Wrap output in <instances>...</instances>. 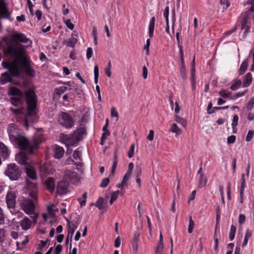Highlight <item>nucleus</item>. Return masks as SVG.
Here are the masks:
<instances>
[{
	"label": "nucleus",
	"mask_w": 254,
	"mask_h": 254,
	"mask_svg": "<svg viewBox=\"0 0 254 254\" xmlns=\"http://www.w3.org/2000/svg\"><path fill=\"white\" fill-rule=\"evenodd\" d=\"M140 235L139 230L137 229L134 232L133 237L131 241L133 254H136L138 250V241Z\"/></svg>",
	"instance_id": "nucleus-13"
},
{
	"label": "nucleus",
	"mask_w": 254,
	"mask_h": 254,
	"mask_svg": "<svg viewBox=\"0 0 254 254\" xmlns=\"http://www.w3.org/2000/svg\"><path fill=\"white\" fill-rule=\"evenodd\" d=\"M86 129L84 127H80L70 135L63 133H61L60 138L67 147L73 146L81 139L82 135L86 134Z\"/></svg>",
	"instance_id": "nucleus-4"
},
{
	"label": "nucleus",
	"mask_w": 254,
	"mask_h": 254,
	"mask_svg": "<svg viewBox=\"0 0 254 254\" xmlns=\"http://www.w3.org/2000/svg\"><path fill=\"white\" fill-rule=\"evenodd\" d=\"M252 82V75L250 72H248L245 76L243 85L245 87H248Z\"/></svg>",
	"instance_id": "nucleus-24"
},
{
	"label": "nucleus",
	"mask_w": 254,
	"mask_h": 254,
	"mask_svg": "<svg viewBox=\"0 0 254 254\" xmlns=\"http://www.w3.org/2000/svg\"><path fill=\"white\" fill-rule=\"evenodd\" d=\"M45 186L50 192H53L55 190V180L53 177H49L45 182Z\"/></svg>",
	"instance_id": "nucleus-17"
},
{
	"label": "nucleus",
	"mask_w": 254,
	"mask_h": 254,
	"mask_svg": "<svg viewBox=\"0 0 254 254\" xmlns=\"http://www.w3.org/2000/svg\"><path fill=\"white\" fill-rule=\"evenodd\" d=\"M87 198V192H84L81 198H78L77 199L78 201L80 203L81 206L85 205Z\"/></svg>",
	"instance_id": "nucleus-34"
},
{
	"label": "nucleus",
	"mask_w": 254,
	"mask_h": 254,
	"mask_svg": "<svg viewBox=\"0 0 254 254\" xmlns=\"http://www.w3.org/2000/svg\"><path fill=\"white\" fill-rule=\"evenodd\" d=\"M220 4L223 6V9H227L230 5V3L229 2L228 0H220Z\"/></svg>",
	"instance_id": "nucleus-42"
},
{
	"label": "nucleus",
	"mask_w": 254,
	"mask_h": 254,
	"mask_svg": "<svg viewBox=\"0 0 254 254\" xmlns=\"http://www.w3.org/2000/svg\"><path fill=\"white\" fill-rule=\"evenodd\" d=\"M248 66V62L247 60H245L242 63L240 68L239 70L240 75L243 74L246 71Z\"/></svg>",
	"instance_id": "nucleus-27"
},
{
	"label": "nucleus",
	"mask_w": 254,
	"mask_h": 254,
	"mask_svg": "<svg viewBox=\"0 0 254 254\" xmlns=\"http://www.w3.org/2000/svg\"><path fill=\"white\" fill-rule=\"evenodd\" d=\"M169 6H166L163 13L164 16L165 18L166 23L169 22Z\"/></svg>",
	"instance_id": "nucleus-49"
},
{
	"label": "nucleus",
	"mask_w": 254,
	"mask_h": 254,
	"mask_svg": "<svg viewBox=\"0 0 254 254\" xmlns=\"http://www.w3.org/2000/svg\"><path fill=\"white\" fill-rule=\"evenodd\" d=\"M94 81L95 84H97L99 77V68L97 65H95L94 68Z\"/></svg>",
	"instance_id": "nucleus-41"
},
{
	"label": "nucleus",
	"mask_w": 254,
	"mask_h": 254,
	"mask_svg": "<svg viewBox=\"0 0 254 254\" xmlns=\"http://www.w3.org/2000/svg\"><path fill=\"white\" fill-rule=\"evenodd\" d=\"M253 17V15H251L250 13H248L247 12H246L244 15L243 16L242 20V24H241V29L243 30L245 28L246 25L248 24L249 23V20L251 17Z\"/></svg>",
	"instance_id": "nucleus-23"
},
{
	"label": "nucleus",
	"mask_w": 254,
	"mask_h": 254,
	"mask_svg": "<svg viewBox=\"0 0 254 254\" xmlns=\"http://www.w3.org/2000/svg\"><path fill=\"white\" fill-rule=\"evenodd\" d=\"M135 145L134 143L132 144L130 147L129 150L127 153V156L129 158H131L134 155Z\"/></svg>",
	"instance_id": "nucleus-43"
},
{
	"label": "nucleus",
	"mask_w": 254,
	"mask_h": 254,
	"mask_svg": "<svg viewBox=\"0 0 254 254\" xmlns=\"http://www.w3.org/2000/svg\"><path fill=\"white\" fill-rule=\"evenodd\" d=\"M178 47H179L180 50V56L181 58V64H184L183 47L182 46V45H179V46Z\"/></svg>",
	"instance_id": "nucleus-54"
},
{
	"label": "nucleus",
	"mask_w": 254,
	"mask_h": 254,
	"mask_svg": "<svg viewBox=\"0 0 254 254\" xmlns=\"http://www.w3.org/2000/svg\"><path fill=\"white\" fill-rule=\"evenodd\" d=\"M77 229V226L73 223L68 221H67V232L68 234L65 240V244L67 245L70 238V242H72V236ZM71 243L70 244L69 249H71Z\"/></svg>",
	"instance_id": "nucleus-9"
},
{
	"label": "nucleus",
	"mask_w": 254,
	"mask_h": 254,
	"mask_svg": "<svg viewBox=\"0 0 254 254\" xmlns=\"http://www.w3.org/2000/svg\"><path fill=\"white\" fill-rule=\"evenodd\" d=\"M10 110L17 117H19L21 119L22 118V115H24V114L21 113L20 110H19V109H11Z\"/></svg>",
	"instance_id": "nucleus-47"
},
{
	"label": "nucleus",
	"mask_w": 254,
	"mask_h": 254,
	"mask_svg": "<svg viewBox=\"0 0 254 254\" xmlns=\"http://www.w3.org/2000/svg\"><path fill=\"white\" fill-rule=\"evenodd\" d=\"M67 88L65 86H61L59 88H57L55 89V93L58 95H61L62 94L64 93L65 91H66Z\"/></svg>",
	"instance_id": "nucleus-38"
},
{
	"label": "nucleus",
	"mask_w": 254,
	"mask_h": 254,
	"mask_svg": "<svg viewBox=\"0 0 254 254\" xmlns=\"http://www.w3.org/2000/svg\"><path fill=\"white\" fill-rule=\"evenodd\" d=\"M121 241L120 237L119 236H118L115 239V247H116V248L119 247L120 246V245H121Z\"/></svg>",
	"instance_id": "nucleus-64"
},
{
	"label": "nucleus",
	"mask_w": 254,
	"mask_h": 254,
	"mask_svg": "<svg viewBox=\"0 0 254 254\" xmlns=\"http://www.w3.org/2000/svg\"><path fill=\"white\" fill-rule=\"evenodd\" d=\"M5 54L10 56L13 59L7 62H2V67L7 69L12 76L17 77L19 75L22 67L25 69L26 74L31 77L35 75L34 70L31 68L29 58L25 55L26 51L22 46L16 47L11 41L6 44L3 49Z\"/></svg>",
	"instance_id": "nucleus-1"
},
{
	"label": "nucleus",
	"mask_w": 254,
	"mask_h": 254,
	"mask_svg": "<svg viewBox=\"0 0 254 254\" xmlns=\"http://www.w3.org/2000/svg\"><path fill=\"white\" fill-rule=\"evenodd\" d=\"M207 181L206 177L203 175V174H201L199 177V187H205L206 185Z\"/></svg>",
	"instance_id": "nucleus-29"
},
{
	"label": "nucleus",
	"mask_w": 254,
	"mask_h": 254,
	"mask_svg": "<svg viewBox=\"0 0 254 254\" xmlns=\"http://www.w3.org/2000/svg\"><path fill=\"white\" fill-rule=\"evenodd\" d=\"M50 168L51 166L47 164H44L40 166L39 168V171L43 176L48 175L50 174Z\"/></svg>",
	"instance_id": "nucleus-21"
},
{
	"label": "nucleus",
	"mask_w": 254,
	"mask_h": 254,
	"mask_svg": "<svg viewBox=\"0 0 254 254\" xmlns=\"http://www.w3.org/2000/svg\"><path fill=\"white\" fill-rule=\"evenodd\" d=\"M176 122L182 125V127H186L187 125V122L186 119L176 115Z\"/></svg>",
	"instance_id": "nucleus-31"
},
{
	"label": "nucleus",
	"mask_w": 254,
	"mask_h": 254,
	"mask_svg": "<svg viewBox=\"0 0 254 254\" xmlns=\"http://www.w3.org/2000/svg\"><path fill=\"white\" fill-rule=\"evenodd\" d=\"M135 170H136V177H139L141 175V167L140 164H137L136 165L135 167Z\"/></svg>",
	"instance_id": "nucleus-48"
},
{
	"label": "nucleus",
	"mask_w": 254,
	"mask_h": 254,
	"mask_svg": "<svg viewBox=\"0 0 254 254\" xmlns=\"http://www.w3.org/2000/svg\"><path fill=\"white\" fill-rule=\"evenodd\" d=\"M181 73L182 76L183 77V78L184 79L186 78V75L185 73V68L184 64H181Z\"/></svg>",
	"instance_id": "nucleus-60"
},
{
	"label": "nucleus",
	"mask_w": 254,
	"mask_h": 254,
	"mask_svg": "<svg viewBox=\"0 0 254 254\" xmlns=\"http://www.w3.org/2000/svg\"><path fill=\"white\" fill-rule=\"evenodd\" d=\"M110 180L108 178H105L102 180L100 184V187L102 188H106L109 184Z\"/></svg>",
	"instance_id": "nucleus-50"
},
{
	"label": "nucleus",
	"mask_w": 254,
	"mask_h": 254,
	"mask_svg": "<svg viewBox=\"0 0 254 254\" xmlns=\"http://www.w3.org/2000/svg\"><path fill=\"white\" fill-rule=\"evenodd\" d=\"M150 45V40L148 39L146 40V43L145 46H144L143 49L146 50V55H148L149 54V46Z\"/></svg>",
	"instance_id": "nucleus-52"
},
{
	"label": "nucleus",
	"mask_w": 254,
	"mask_h": 254,
	"mask_svg": "<svg viewBox=\"0 0 254 254\" xmlns=\"http://www.w3.org/2000/svg\"><path fill=\"white\" fill-rule=\"evenodd\" d=\"M64 19V24H65V25L70 29V30H73L74 27V25L73 24H72L71 22V21L70 19H66L65 18H63Z\"/></svg>",
	"instance_id": "nucleus-40"
},
{
	"label": "nucleus",
	"mask_w": 254,
	"mask_h": 254,
	"mask_svg": "<svg viewBox=\"0 0 254 254\" xmlns=\"http://www.w3.org/2000/svg\"><path fill=\"white\" fill-rule=\"evenodd\" d=\"M22 172L18 166L15 164H10L7 165L5 171V174L12 181L19 179L21 175Z\"/></svg>",
	"instance_id": "nucleus-5"
},
{
	"label": "nucleus",
	"mask_w": 254,
	"mask_h": 254,
	"mask_svg": "<svg viewBox=\"0 0 254 254\" xmlns=\"http://www.w3.org/2000/svg\"><path fill=\"white\" fill-rule=\"evenodd\" d=\"M25 97L27 103V113L22 115L23 125L27 128L30 123L35 122L36 108L37 105L36 95L33 89L29 88L25 92Z\"/></svg>",
	"instance_id": "nucleus-3"
},
{
	"label": "nucleus",
	"mask_w": 254,
	"mask_h": 254,
	"mask_svg": "<svg viewBox=\"0 0 254 254\" xmlns=\"http://www.w3.org/2000/svg\"><path fill=\"white\" fill-rule=\"evenodd\" d=\"M254 135V130H250L248 131L246 138V140L248 142L250 141L253 138Z\"/></svg>",
	"instance_id": "nucleus-45"
},
{
	"label": "nucleus",
	"mask_w": 254,
	"mask_h": 254,
	"mask_svg": "<svg viewBox=\"0 0 254 254\" xmlns=\"http://www.w3.org/2000/svg\"><path fill=\"white\" fill-rule=\"evenodd\" d=\"M13 40L16 42H19L23 43H27L29 41V39L26 36L22 33L15 32L12 34Z\"/></svg>",
	"instance_id": "nucleus-16"
},
{
	"label": "nucleus",
	"mask_w": 254,
	"mask_h": 254,
	"mask_svg": "<svg viewBox=\"0 0 254 254\" xmlns=\"http://www.w3.org/2000/svg\"><path fill=\"white\" fill-rule=\"evenodd\" d=\"M16 159L19 164L24 165L25 167L29 164L27 162V157L22 153H19L18 154L16 155Z\"/></svg>",
	"instance_id": "nucleus-19"
},
{
	"label": "nucleus",
	"mask_w": 254,
	"mask_h": 254,
	"mask_svg": "<svg viewBox=\"0 0 254 254\" xmlns=\"http://www.w3.org/2000/svg\"><path fill=\"white\" fill-rule=\"evenodd\" d=\"M247 90H246L244 92H237V93H236L234 95H233L232 96H231L230 97V99H235L237 98H238L239 97H241V96H244L245 95V93L247 91Z\"/></svg>",
	"instance_id": "nucleus-56"
},
{
	"label": "nucleus",
	"mask_w": 254,
	"mask_h": 254,
	"mask_svg": "<svg viewBox=\"0 0 254 254\" xmlns=\"http://www.w3.org/2000/svg\"><path fill=\"white\" fill-rule=\"evenodd\" d=\"M68 184L66 181H60L57 186L56 193L63 195L68 192Z\"/></svg>",
	"instance_id": "nucleus-11"
},
{
	"label": "nucleus",
	"mask_w": 254,
	"mask_h": 254,
	"mask_svg": "<svg viewBox=\"0 0 254 254\" xmlns=\"http://www.w3.org/2000/svg\"><path fill=\"white\" fill-rule=\"evenodd\" d=\"M64 152V151L63 147L57 146L55 149L54 156L57 159H60L63 156Z\"/></svg>",
	"instance_id": "nucleus-25"
},
{
	"label": "nucleus",
	"mask_w": 254,
	"mask_h": 254,
	"mask_svg": "<svg viewBox=\"0 0 254 254\" xmlns=\"http://www.w3.org/2000/svg\"><path fill=\"white\" fill-rule=\"evenodd\" d=\"M155 18L154 17H152L151 19L149 25V35L150 38H152L153 35V31L154 29L155 25Z\"/></svg>",
	"instance_id": "nucleus-26"
},
{
	"label": "nucleus",
	"mask_w": 254,
	"mask_h": 254,
	"mask_svg": "<svg viewBox=\"0 0 254 254\" xmlns=\"http://www.w3.org/2000/svg\"><path fill=\"white\" fill-rule=\"evenodd\" d=\"M92 54H93L92 49L91 48H88L87 50V52H86V57H87V59H88V60L90 59L92 57Z\"/></svg>",
	"instance_id": "nucleus-59"
},
{
	"label": "nucleus",
	"mask_w": 254,
	"mask_h": 254,
	"mask_svg": "<svg viewBox=\"0 0 254 254\" xmlns=\"http://www.w3.org/2000/svg\"><path fill=\"white\" fill-rule=\"evenodd\" d=\"M95 205L99 209L104 208L105 203L104 202V198L102 197H100L95 203Z\"/></svg>",
	"instance_id": "nucleus-28"
},
{
	"label": "nucleus",
	"mask_w": 254,
	"mask_h": 254,
	"mask_svg": "<svg viewBox=\"0 0 254 254\" xmlns=\"http://www.w3.org/2000/svg\"><path fill=\"white\" fill-rule=\"evenodd\" d=\"M219 94L223 98L227 97L230 98V97L231 96V93L226 89H221L219 91Z\"/></svg>",
	"instance_id": "nucleus-36"
},
{
	"label": "nucleus",
	"mask_w": 254,
	"mask_h": 254,
	"mask_svg": "<svg viewBox=\"0 0 254 254\" xmlns=\"http://www.w3.org/2000/svg\"><path fill=\"white\" fill-rule=\"evenodd\" d=\"M111 114L112 117L117 118V121L119 119V114L114 107L111 108Z\"/></svg>",
	"instance_id": "nucleus-51"
},
{
	"label": "nucleus",
	"mask_w": 254,
	"mask_h": 254,
	"mask_svg": "<svg viewBox=\"0 0 254 254\" xmlns=\"http://www.w3.org/2000/svg\"><path fill=\"white\" fill-rule=\"evenodd\" d=\"M34 201L36 200L32 197H31V199L21 197L18 200L21 208L26 214H30L34 211L35 209Z\"/></svg>",
	"instance_id": "nucleus-6"
},
{
	"label": "nucleus",
	"mask_w": 254,
	"mask_h": 254,
	"mask_svg": "<svg viewBox=\"0 0 254 254\" xmlns=\"http://www.w3.org/2000/svg\"><path fill=\"white\" fill-rule=\"evenodd\" d=\"M164 249V245L157 244L156 250L155 254H163Z\"/></svg>",
	"instance_id": "nucleus-46"
},
{
	"label": "nucleus",
	"mask_w": 254,
	"mask_h": 254,
	"mask_svg": "<svg viewBox=\"0 0 254 254\" xmlns=\"http://www.w3.org/2000/svg\"><path fill=\"white\" fill-rule=\"evenodd\" d=\"M194 221L192 220V217L190 216L189 218V227H188L189 233L191 234L192 232L193 229L194 228Z\"/></svg>",
	"instance_id": "nucleus-39"
},
{
	"label": "nucleus",
	"mask_w": 254,
	"mask_h": 254,
	"mask_svg": "<svg viewBox=\"0 0 254 254\" xmlns=\"http://www.w3.org/2000/svg\"><path fill=\"white\" fill-rule=\"evenodd\" d=\"M77 42V39L76 38L73 37L72 38L69 39L66 41H64V43L65 44L67 47H74Z\"/></svg>",
	"instance_id": "nucleus-30"
},
{
	"label": "nucleus",
	"mask_w": 254,
	"mask_h": 254,
	"mask_svg": "<svg viewBox=\"0 0 254 254\" xmlns=\"http://www.w3.org/2000/svg\"><path fill=\"white\" fill-rule=\"evenodd\" d=\"M8 94L12 96L10 98L11 103L16 106V103H20L23 98V93L15 87H10L8 90Z\"/></svg>",
	"instance_id": "nucleus-7"
},
{
	"label": "nucleus",
	"mask_w": 254,
	"mask_h": 254,
	"mask_svg": "<svg viewBox=\"0 0 254 254\" xmlns=\"http://www.w3.org/2000/svg\"><path fill=\"white\" fill-rule=\"evenodd\" d=\"M252 233L249 230H247L245 234L244 240L242 244V247H245L247 245L249 239L251 237Z\"/></svg>",
	"instance_id": "nucleus-33"
},
{
	"label": "nucleus",
	"mask_w": 254,
	"mask_h": 254,
	"mask_svg": "<svg viewBox=\"0 0 254 254\" xmlns=\"http://www.w3.org/2000/svg\"><path fill=\"white\" fill-rule=\"evenodd\" d=\"M0 155L4 159L8 158L9 156V153L7 148L1 142H0Z\"/></svg>",
	"instance_id": "nucleus-22"
},
{
	"label": "nucleus",
	"mask_w": 254,
	"mask_h": 254,
	"mask_svg": "<svg viewBox=\"0 0 254 254\" xmlns=\"http://www.w3.org/2000/svg\"><path fill=\"white\" fill-rule=\"evenodd\" d=\"M5 230L4 229H0V243L3 242L5 239Z\"/></svg>",
	"instance_id": "nucleus-53"
},
{
	"label": "nucleus",
	"mask_w": 254,
	"mask_h": 254,
	"mask_svg": "<svg viewBox=\"0 0 254 254\" xmlns=\"http://www.w3.org/2000/svg\"><path fill=\"white\" fill-rule=\"evenodd\" d=\"M16 198V195L14 192L10 191L7 192L6 196V202L9 208H13L15 207Z\"/></svg>",
	"instance_id": "nucleus-12"
},
{
	"label": "nucleus",
	"mask_w": 254,
	"mask_h": 254,
	"mask_svg": "<svg viewBox=\"0 0 254 254\" xmlns=\"http://www.w3.org/2000/svg\"><path fill=\"white\" fill-rule=\"evenodd\" d=\"M235 140L236 136L234 135H232L228 137L227 142L228 144H232L235 142Z\"/></svg>",
	"instance_id": "nucleus-57"
},
{
	"label": "nucleus",
	"mask_w": 254,
	"mask_h": 254,
	"mask_svg": "<svg viewBox=\"0 0 254 254\" xmlns=\"http://www.w3.org/2000/svg\"><path fill=\"white\" fill-rule=\"evenodd\" d=\"M247 3L248 4H251L252 6L247 12L248 13L253 15V17H254V0L248 1Z\"/></svg>",
	"instance_id": "nucleus-37"
},
{
	"label": "nucleus",
	"mask_w": 254,
	"mask_h": 254,
	"mask_svg": "<svg viewBox=\"0 0 254 254\" xmlns=\"http://www.w3.org/2000/svg\"><path fill=\"white\" fill-rule=\"evenodd\" d=\"M246 220V216L244 214H240L239 217V223L240 224H243Z\"/></svg>",
	"instance_id": "nucleus-63"
},
{
	"label": "nucleus",
	"mask_w": 254,
	"mask_h": 254,
	"mask_svg": "<svg viewBox=\"0 0 254 254\" xmlns=\"http://www.w3.org/2000/svg\"><path fill=\"white\" fill-rule=\"evenodd\" d=\"M254 105V97L251 98L247 105V108L248 110L252 109Z\"/></svg>",
	"instance_id": "nucleus-44"
},
{
	"label": "nucleus",
	"mask_w": 254,
	"mask_h": 254,
	"mask_svg": "<svg viewBox=\"0 0 254 254\" xmlns=\"http://www.w3.org/2000/svg\"><path fill=\"white\" fill-rule=\"evenodd\" d=\"M242 82L240 80H235V82L231 86L230 88L232 90H236L241 86Z\"/></svg>",
	"instance_id": "nucleus-35"
},
{
	"label": "nucleus",
	"mask_w": 254,
	"mask_h": 254,
	"mask_svg": "<svg viewBox=\"0 0 254 254\" xmlns=\"http://www.w3.org/2000/svg\"><path fill=\"white\" fill-rule=\"evenodd\" d=\"M58 122L62 126L71 128L74 125V121L71 116L65 112H62L58 117Z\"/></svg>",
	"instance_id": "nucleus-8"
},
{
	"label": "nucleus",
	"mask_w": 254,
	"mask_h": 254,
	"mask_svg": "<svg viewBox=\"0 0 254 254\" xmlns=\"http://www.w3.org/2000/svg\"><path fill=\"white\" fill-rule=\"evenodd\" d=\"M27 187L31 191L30 192V197L33 199L37 200V185L36 183L31 182L28 179H26Z\"/></svg>",
	"instance_id": "nucleus-10"
},
{
	"label": "nucleus",
	"mask_w": 254,
	"mask_h": 254,
	"mask_svg": "<svg viewBox=\"0 0 254 254\" xmlns=\"http://www.w3.org/2000/svg\"><path fill=\"white\" fill-rule=\"evenodd\" d=\"M22 229L27 230L31 228L32 225L31 220L27 217H25L20 222Z\"/></svg>",
	"instance_id": "nucleus-18"
},
{
	"label": "nucleus",
	"mask_w": 254,
	"mask_h": 254,
	"mask_svg": "<svg viewBox=\"0 0 254 254\" xmlns=\"http://www.w3.org/2000/svg\"><path fill=\"white\" fill-rule=\"evenodd\" d=\"M9 72H10L9 71ZM10 73L5 72L2 73L0 77V82L1 84H5L7 82H11L12 80V77Z\"/></svg>",
	"instance_id": "nucleus-20"
},
{
	"label": "nucleus",
	"mask_w": 254,
	"mask_h": 254,
	"mask_svg": "<svg viewBox=\"0 0 254 254\" xmlns=\"http://www.w3.org/2000/svg\"><path fill=\"white\" fill-rule=\"evenodd\" d=\"M236 231V227L234 225H232L231 226L230 228V232L229 233V239L231 241H232L234 240L235 238V233Z\"/></svg>",
	"instance_id": "nucleus-32"
},
{
	"label": "nucleus",
	"mask_w": 254,
	"mask_h": 254,
	"mask_svg": "<svg viewBox=\"0 0 254 254\" xmlns=\"http://www.w3.org/2000/svg\"><path fill=\"white\" fill-rule=\"evenodd\" d=\"M9 16L7 4L4 0H0V18H8Z\"/></svg>",
	"instance_id": "nucleus-15"
},
{
	"label": "nucleus",
	"mask_w": 254,
	"mask_h": 254,
	"mask_svg": "<svg viewBox=\"0 0 254 254\" xmlns=\"http://www.w3.org/2000/svg\"><path fill=\"white\" fill-rule=\"evenodd\" d=\"M8 132L11 141L15 143L21 150H25L32 154L33 149L38 148L41 142V138L38 135L33 137L32 140L29 142L24 136L20 135L16 129L14 125H10L8 127Z\"/></svg>",
	"instance_id": "nucleus-2"
},
{
	"label": "nucleus",
	"mask_w": 254,
	"mask_h": 254,
	"mask_svg": "<svg viewBox=\"0 0 254 254\" xmlns=\"http://www.w3.org/2000/svg\"><path fill=\"white\" fill-rule=\"evenodd\" d=\"M25 172L27 175V178L29 180H31L33 181H35L37 179V174L36 170L34 167L28 164L27 166L25 167Z\"/></svg>",
	"instance_id": "nucleus-14"
},
{
	"label": "nucleus",
	"mask_w": 254,
	"mask_h": 254,
	"mask_svg": "<svg viewBox=\"0 0 254 254\" xmlns=\"http://www.w3.org/2000/svg\"><path fill=\"white\" fill-rule=\"evenodd\" d=\"M245 174H242L241 175V187L240 189L245 190Z\"/></svg>",
	"instance_id": "nucleus-55"
},
{
	"label": "nucleus",
	"mask_w": 254,
	"mask_h": 254,
	"mask_svg": "<svg viewBox=\"0 0 254 254\" xmlns=\"http://www.w3.org/2000/svg\"><path fill=\"white\" fill-rule=\"evenodd\" d=\"M239 117L238 115H235L233 117V121L232 123V127H237L238 125Z\"/></svg>",
	"instance_id": "nucleus-58"
},
{
	"label": "nucleus",
	"mask_w": 254,
	"mask_h": 254,
	"mask_svg": "<svg viewBox=\"0 0 254 254\" xmlns=\"http://www.w3.org/2000/svg\"><path fill=\"white\" fill-rule=\"evenodd\" d=\"M63 249V247L61 245H58L55 248V254H60Z\"/></svg>",
	"instance_id": "nucleus-61"
},
{
	"label": "nucleus",
	"mask_w": 254,
	"mask_h": 254,
	"mask_svg": "<svg viewBox=\"0 0 254 254\" xmlns=\"http://www.w3.org/2000/svg\"><path fill=\"white\" fill-rule=\"evenodd\" d=\"M131 174L130 173H129L128 172H127L126 174L125 175L124 178H123V182H124V183H126V182L129 179L130 175H131Z\"/></svg>",
	"instance_id": "nucleus-62"
}]
</instances>
